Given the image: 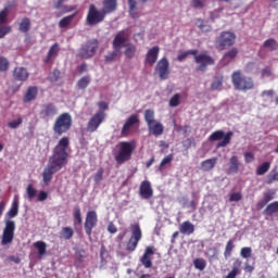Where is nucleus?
Returning <instances> with one entry per match:
<instances>
[{"label": "nucleus", "instance_id": "1", "mask_svg": "<svg viewBox=\"0 0 278 278\" xmlns=\"http://www.w3.org/2000/svg\"><path fill=\"white\" fill-rule=\"evenodd\" d=\"M71 147V139L62 137L52 150V155L49 157L48 165L42 172V181L46 186L51 184L53 175L60 173L66 164H68V148Z\"/></svg>", "mask_w": 278, "mask_h": 278}, {"label": "nucleus", "instance_id": "2", "mask_svg": "<svg viewBox=\"0 0 278 278\" xmlns=\"http://www.w3.org/2000/svg\"><path fill=\"white\" fill-rule=\"evenodd\" d=\"M8 218H16L18 216V199L14 198L11 208L7 212ZM14 231H16V223L12 219L4 222L1 244H12L14 241Z\"/></svg>", "mask_w": 278, "mask_h": 278}, {"label": "nucleus", "instance_id": "3", "mask_svg": "<svg viewBox=\"0 0 278 278\" xmlns=\"http://www.w3.org/2000/svg\"><path fill=\"white\" fill-rule=\"evenodd\" d=\"M71 127H73V116L70 113H62L55 118L52 130L55 136H64L71 131Z\"/></svg>", "mask_w": 278, "mask_h": 278}, {"label": "nucleus", "instance_id": "4", "mask_svg": "<svg viewBox=\"0 0 278 278\" xmlns=\"http://www.w3.org/2000/svg\"><path fill=\"white\" fill-rule=\"evenodd\" d=\"M134 151H136V141L119 142L115 161L117 164H125V162H129V160H131V155H134Z\"/></svg>", "mask_w": 278, "mask_h": 278}, {"label": "nucleus", "instance_id": "5", "mask_svg": "<svg viewBox=\"0 0 278 278\" xmlns=\"http://www.w3.org/2000/svg\"><path fill=\"white\" fill-rule=\"evenodd\" d=\"M231 81L236 90L247 92V90H253L255 83L253 78L242 75L241 71H236L231 75Z\"/></svg>", "mask_w": 278, "mask_h": 278}, {"label": "nucleus", "instance_id": "6", "mask_svg": "<svg viewBox=\"0 0 278 278\" xmlns=\"http://www.w3.org/2000/svg\"><path fill=\"white\" fill-rule=\"evenodd\" d=\"M214 45L218 51L230 49V47L236 45V33L229 30L222 31L219 36L215 38Z\"/></svg>", "mask_w": 278, "mask_h": 278}, {"label": "nucleus", "instance_id": "7", "mask_svg": "<svg viewBox=\"0 0 278 278\" xmlns=\"http://www.w3.org/2000/svg\"><path fill=\"white\" fill-rule=\"evenodd\" d=\"M105 16H108V13L105 11L99 10L97 5L90 4L89 10L86 17V23L90 27H94V25H99V23H103L105 21Z\"/></svg>", "mask_w": 278, "mask_h": 278}, {"label": "nucleus", "instance_id": "8", "mask_svg": "<svg viewBox=\"0 0 278 278\" xmlns=\"http://www.w3.org/2000/svg\"><path fill=\"white\" fill-rule=\"evenodd\" d=\"M98 50H99V40L90 39L81 45L78 52V58H81L83 60H90V58H94Z\"/></svg>", "mask_w": 278, "mask_h": 278}, {"label": "nucleus", "instance_id": "9", "mask_svg": "<svg viewBox=\"0 0 278 278\" xmlns=\"http://www.w3.org/2000/svg\"><path fill=\"white\" fill-rule=\"evenodd\" d=\"M131 236L126 243V251L128 253H134L138 249V243L142 240V229L140 224H135L130 226Z\"/></svg>", "mask_w": 278, "mask_h": 278}, {"label": "nucleus", "instance_id": "10", "mask_svg": "<svg viewBox=\"0 0 278 278\" xmlns=\"http://www.w3.org/2000/svg\"><path fill=\"white\" fill-rule=\"evenodd\" d=\"M231 138H233V131H228L225 134L223 130H216L208 137L210 142H217V149H223L228 144H231Z\"/></svg>", "mask_w": 278, "mask_h": 278}, {"label": "nucleus", "instance_id": "11", "mask_svg": "<svg viewBox=\"0 0 278 278\" xmlns=\"http://www.w3.org/2000/svg\"><path fill=\"white\" fill-rule=\"evenodd\" d=\"M105 112L98 111L94 115H92L87 124V131L89 134H94L99 127H101V124L105 121Z\"/></svg>", "mask_w": 278, "mask_h": 278}, {"label": "nucleus", "instance_id": "12", "mask_svg": "<svg viewBox=\"0 0 278 278\" xmlns=\"http://www.w3.org/2000/svg\"><path fill=\"white\" fill-rule=\"evenodd\" d=\"M195 64H199L197 71L205 72L208 66H214L215 61L214 58L210 56L207 53H200L194 56Z\"/></svg>", "mask_w": 278, "mask_h": 278}, {"label": "nucleus", "instance_id": "13", "mask_svg": "<svg viewBox=\"0 0 278 278\" xmlns=\"http://www.w3.org/2000/svg\"><path fill=\"white\" fill-rule=\"evenodd\" d=\"M170 64L168 63V59L166 56L162 58L156 66L155 72L159 73L160 79L166 80L168 79V76L170 75Z\"/></svg>", "mask_w": 278, "mask_h": 278}, {"label": "nucleus", "instance_id": "14", "mask_svg": "<svg viewBox=\"0 0 278 278\" xmlns=\"http://www.w3.org/2000/svg\"><path fill=\"white\" fill-rule=\"evenodd\" d=\"M97 223H99V217L97 216V212L89 211L85 219V233H87L89 238L92 236V228L97 227Z\"/></svg>", "mask_w": 278, "mask_h": 278}, {"label": "nucleus", "instance_id": "15", "mask_svg": "<svg viewBox=\"0 0 278 278\" xmlns=\"http://www.w3.org/2000/svg\"><path fill=\"white\" fill-rule=\"evenodd\" d=\"M139 124H140V117L137 114L130 115L126 119L124 126L122 127L121 135L124 138H127V136H129L131 134V129H134V126L139 125Z\"/></svg>", "mask_w": 278, "mask_h": 278}, {"label": "nucleus", "instance_id": "16", "mask_svg": "<svg viewBox=\"0 0 278 278\" xmlns=\"http://www.w3.org/2000/svg\"><path fill=\"white\" fill-rule=\"evenodd\" d=\"M152 255H155V247L148 245L140 258L142 266L146 268H153V258L151 257Z\"/></svg>", "mask_w": 278, "mask_h": 278}, {"label": "nucleus", "instance_id": "17", "mask_svg": "<svg viewBox=\"0 0 278 278\" xmlns=\"http://www.w3.org/2000/svg\"><path fill=\"white\" fill-rule=\"evenodd\" d=\"M127 39H128V35L127 33H125V30H121L118 31L114 39H113V49L115 51H121V49H123V47H125V42H127Z\"/></svg>", "mask_w": 278, "mask_h": 278}, {"label": "nucleus", "instance_id": "18", "mask_svg": "<svg viewBox=\"0 0 278 278\" xmlns=\"http://www.w3.org/2000/svg\"><path fill=\"white\" fill-rule=\"evenodd\" d=\"M139 194L141 199L149 200L153 197V187L149 180H143L139 187Z\"/></svg>", "mask_w": 278, "mask_h": 278}, {"label": "nucleus", "instance_id": "19", "mask_svg": "<svg viewBox=\"0 0 278 278\" xmlns=\"http://www.w3.org/2000/svg\"><path fill=\"white\" fill-rule=\"evenodd\" d=\"M157 58H160V46H154L148 50L144 62L149 64V66H153V64L157 62Z\"/></svg>", "mask_w": 278, "mask_h": 278}, {"label": "nucleus", "instance_id": "20", "mask_svg": "<svg viewBox=\"0 0 278 278\" xmlns=\"http://www.w3.org/2000/svg\"><path fill=\"white\" fill-rule=\"evenodd\" d=\"M55 114H58L56 105L53 103L42 105L40 111V116H42V118H51V116H55Z\"/></svg>", "mask_w": 278, "mask_h": 278}, {"label": "nucleus", "instance_id": "21", "mask_svg": "<svg viewBox=\"0 0 278 278\" xmlns=\"http://www.w3.org/2000/svg\"><path fill=\"white\" fill-rule=\"evenodd\" d=\"M13 79L15 81H27L29 79V72L25 67H15L13 70Z\"/></svg>", "mask_w": 278, "mask_h": 278}, {"label": "nucleus", "instance_id": "22", "mask_svg": "<svg viewBox=\"0 0 278 278\" xmlns=\"http://www.w3.org/2000/svg\"><path fill=\"white\" fill-rule=\"evenodd\" d=\"M276 192L273 190H269L267 192L263 193V199L256 203V210H264L273 199H275Z\"/></svg>", "mask_w": 278, "mask_h": 278}, {"label": "nucleus", "instance_id": "23", "mask_svg": "<svg viewBox=\"0 0 278 278\" xmlns=\"http://www.w3.org/2000/svg\"><path fill=\"white\" fill-rule=\"evenodd\" d=\"M240 172V161H238L237 155H232L229 160V167L227 169V175H238Z\"/></svg>", "mask_w": 278, "mask_h": 278}, {"label": "nucleus", "instance_id": "24", "mask_svg": "<svg viewBox=\"0 0 278 278\" xmlns=\"http://www.w3.org/2000/svg\"><path fill=\"white\" fill-rule=\"evenodd\" d=\"M102 5V10L105 12V14H112L118 9V0H103Z\"/></svg>", "mask_w": 278, "mask_h": 278}, {"label": "nucleus", "instance_id": "25", "mask_svg": "<svg viewBox=\"0 0 278 278\" xmlns=\"http://www.w3.org/2000/svg\"><path fill=\"white\" fill-rule=\"evenodd\" d=\"M128 14L135 21L140 18V11H138V2L136 0H128Z\"/></svg>", "mask_w": 278, "mask_h": 278}, {"label": "nucleus", "instance_id": "26", "mask_svg": "<svg viewBox=\"0 0 278 278\" xmlns=\"http://www.w3.org/2000/svg\"><path fill=\"white\" fill-rule=\"evenodd\" d=\"M242 268V261L240 258H236L232 264V269L228 273L225 278H236L240 275Z\"/></svg>", "mask_w": 278, "mask_h": 278}, {"label": "nucleus", "instance_id": "27", "mask_svg": "<svg viewBox=\"0 0 278 278\" xmlns=\"http://www.w3.org/2000/svg\"><path fill=\"white\" fill-rule=\"evenodd\" d=\"M149 132L152 134V136H162L164 134V125L160 122H155L154 124L148 126Z\"/></svg>", "mask_w": 278, "mask_h": 278}, {"label": "nucleus", "instance_id": "28", "mask_svg": "<svg viewBox=\"0 0 278 278\" xmlns=\"http://www.w3.org/2000/svg\"><path fill=\"white\" fill-rule=\"evenodd\" d=\"M58 53H60V43H54L50 47L47 58L45 60L46 64H49V62H51V60H53L54 58H58Z\"/></svg>", "mask_w": 278, "mask_h": 278}, {"label": "nucleus", "instance_id": "29", "mask_svg": "<svg viewBox=\"0 0 278 278\" xmlns=\"http://www.w3.org/2000/svg\"><path fill=\"white\" fill-rule=\"evenodd\" d=\"M179 231H180V233H184L185 236H192V233H194V226L192 223H190L188 220L184 222L179 226Z\"/></svg>", "mask_w": 278, "mask_h": 278}, {"label": "nucleus", "instance_id": "30", "mask_svg": "<svg viewBox=\"0 0 278 278\" xmlns=\"http://www.w3.org/2000/svg\"><path fill=\"white\" fill-rule=\"evenodd\" d=\"M38 97V87H28L24 96V103H29Z\"/></svg>", "mask_w": 278, "mask_h": 278}, {"label": "nucleus", "instance_id": "31", "mask_svg": "<svg viewBox=\"0 0 278 278\" xmlns=\"http://www.w3.org/2000/svg\"><path fill=\"white\" fill-rule=\"evenodd\" d=\"M238 53H239L238 48H232L229 51H227L223 56L224 64H229L231 60H236V58H238Z\"/></svg>", "mask_w": 278, "mask_h": 278}, {"label": "nucleus", "instance_id": "32", "mask_svg": "<svg viewBox=\"0 0 278 278\" xmlns=\"http://www.w3.org/2000/svg\"><path fill=\"white\" fill-rule=\"evenodd\" d=\"M31 29V20L29 17H24L18 24V30L22 34H27Z\"/></svg>", "mask_w": 278, "mask_h": 278}, {"label": "nucleus", "instance_id": "33", "mask_svg": "<svg viewBox=\"0 0 278 278\" xmlns=\"http://www.w3.org/2000/svg\"><path fill=\"white\" fill-rule=\"evenodd\" d=\"M121 55H123V52H121V50H114L112 52H109L104 56V62L106 64H112V62H116V60H118V58H121Z\"/></svg>", "mask_w": 278, "mask_h": 278}, {"label": "nucleus", "instance_id": "34", "mask_svg": "<svg viewBox=\"0 0 278 278\" xmlns=\"http://www.w3.org/2000/svg\"><path fill=\"white\" fill-rule=\"evenodd\" d=\"M278 213V201L267 204L266 208L263 211L264 216H274Z\"/></svg>", "mask_w": 278, "mask_h": 278}, {"label": "nucleus", "instance_id": "35", "mask_svg": "<svg viewBox=\"0 0 278 278\" xmlns=\"http://www.w3.org/2000/svg\"><path fill=\"white\" fill-rule=\"evenodd\" d=\"M216 157H213V159H207L205 161H203L201 163V168L202 170H204L205 173L212 170L214 168V166H216Z\"/></svg>", "mask_w": 278, "mask_h": 278}, {"label": "nucleus", "instance_id": "36", "mask_svg": "<svg viewBox=\"0 0 278 278\" xmlns=\"http://www.w3.org/2000/svg\"><path fill=\"white\" fill-rule=\"evenodd\" d=\"M75 236V231L71 227H63L60 231L61 240H71Z\"/></svg>", "mask_w": 278, "mask_h": 278}, {"label": "nucleus", "instance_id": "37", "mask_svg": "<svg viewBox=\"0 0 278 278\" xmlns=\"http://www.w3.org/2000/svg\"><path fill=\"white\" fill-rule=\"evenodd\" d=\"M144 121L147 126H151L155 123V111L148 109L144 111Z\"/></svg>", "mask_w": 278, "mask_h": 278}, {"label": "nucleus", "instance_id": "38", "mask_svg": "<svg viewBox=\"0 0 278 278\" xmlns=\"http://www.w3.org/2000/svg\"><path fill=\"white\" fill-rule=\"evenodd\" d=\"M76 15H77V13H74L72 15H67V16L61 18V21L59 22L60 29H66V27H68V25H71V23H73V18H75Z\"/></svg>", "mask_w": 278, "mask_h": 278}, {"label": "nucleus", "instance_id": "39", "mask_svg": "<svg viewBox=\"0 0 278 278\" xmlns=\"http://www.w3.org/2000/svg\"><path fill=\"white\" fill-rule=\"evenodd\" d=\"M66 0H54V8L55 10H63L64 12H73L75 10V7H66L64 5V2Z\"/></svg>", "mask_w": 278, "mask_h": 278}, {"label": "nucleus", "instance_id": "40", "mask_svg": "<svg viewBox=\"0 0 278 278\" xmlns=\"http://www.w3.org/2000/svg\"><path fill=\"white\" fill-rule=\"evenodd\" d=\"M34 248L38 251V255H47V242L45 241H36L34 243Z\"/></svg>", "mask_w": 278, "mask_h": 278}, {"label": "nucleus", "instance_id": "41", "mask_svg": "<svg viewBox=\"0 0 278 278\" xmlns=\"http://www.w3.org/2000/svg\"><path fill=\"white\" fill-rule=\"evenodd\" d=\"M193 266L197 270H205V268H207V262L205 261V258H194L193 260Z\"/></svg>", "mask_w": 278, "mask_h": 278}, {"label": "nucleus", "instance_id": "42", "mask_svg": "<svg viewBox=\"0 0 278 278\" xmlns=\"http://www.w3.org/2000/svg\"><path fill=\"white\" fill-rule=\"evenodd\" d=\"M124 47L126 48L124 55H126L128 60H131V58L136 55V47L132 43H126Z\"/></svg>", "mask_w": 278, "mask_h": 278}, {"label": "nucleus", "instance_id": "43", "mask_svg": "<svg viewBox=\"0 0 278 278\" xmlns=\"http://www.w3.org/2000/svg\"><path fill=\"white\" fill-rule=\"evenodd\" d=\"M78 90H86L90 86V76L81 77L76 84Z\"/></svg>", "mask_w": 278, "mask_h": 278}, {"label": "nucleus", "instance_id": "44", "mask_svg": "<svg viewBox=\"0 0 278 278\" xmlns=\"http://www.w3.org/2000/svg\"><path fill=\"white\" fill-rule=\"evenodd\" d=\"M263 46L265 47V49H269V51L278 50V42L274 38L265 40Z\"/></svg>", "mask_w": 278, "mask_h": 278}, {"label": "nucleus", "instance_id": "45", "mask_svg": "<svg viewBox=\"0 0 278 278\" xmlns=\"http://www.w3.org/2000/svg\"><path fill=\"white\" fill-rule=\"evenodd\" d=\"M236 245H233V240H228V242L226 243V248L224 251V257L225 260H229V257L231 256V253H233V249Z\"/></svg>", "mask_w": 278, "mask_h": 278}, {"label": "nucleus", "instance_id": "46", "mask_svg": "<svg viewBox=\"0 0 278 278\" xmlns=\"http://www.w3.org/2000/svg\"><path fill=\"white\" fill-rule=\"evenodd\" d=\"M268 170H270V163L264 162L256 168V175L258 176L266 175Z\"/></svg>", "mask_w": 278, "mask_h": 278}, {"label": "nucleus", "instance_id": "47", "mask_svg": "<svg viewBox=\"0 0 278 278\" xmlns=\"http://www.w3.org/2000/svg\"><path fill=\"white\" fill-rule=\"evenodd\" d=\"M26 194H27L28 201H33L34 199H36V194H38V190H36L34 185L29 184L26 188Z\"/></svg>", "mask_w": 278, "mask_h": 278}, {"label": "nucleus", "instance_id": "48", "mask_svg": "<svg viewBox=\"0 0 278 278\" xmlns=\"http://www.w3.org/2000/svg\"><path fill=\"white\" fill-rule=\"evenodd\" d=\"M181 103V94L175 93L169 99V108H178V105Z\"/></svg>", "mask_w": 278, "mask_h": 278}, {"label": "nucleus", "instance_id": "49", "mask_svg": "<svg viewBox=\"0 0 278 278\" xmlns=\"http://www.w3.org/2000/svg\"><path fill=\"white\" fill-rule=\"evenodd\" d=\"M195 25L201 29V31H212V26L205 25V21H203V18H198L195 21Z\"/></svg>", "mask_w": 278, "mask_h": 278}, {"label": "nucleus", "instance_id": "50", "mask_svg": "<svg viewBox=\"0 0 278 278\" xmlns=\"http://www.w3.org/2000/svg\"><path fill=\"white\" fill-rule=\"evenodd\" d=\"M10 68V61L5 56H0V72L5 73Z\"/></svg>", "mask_w": 278, "mask_h": 278}, {"label": "nucleus", "instance_id": "51", "mask_svg": "<svg viewBox=\"0 0 278 278\" xmlns=\"http://www.w3.org/2000/svg\"><path fill=\"white\" fill-rule=\"evenodd\" d=\"M275 181H278V172L271 170L266 178V184L270 186V184H275Z\"/></svg>", "mask_w": 278, "mask_h": 278}, {"label": "nucleus", "instance_id": "52", "mask_svg": "<svg viewBox=\"0 0 278 278\" xmlns=\"http://www.w3.org/2000/svg\"><path fill=\"white\" fill-rule=\"evenodd\" d=\"M103 167H100L97 173L93 176V181L94 184H97V186H99V184H101V181H103Z\"/></svg>", "mask_w": 278, "mask_h": 278}, {"label": "nucleus", "instance_id": "53", "mask_svg": "<svg viewBox=\"0 0 278 278\" xmlns=\"http://www.w3.org/2000/svg\"><path fill=\"white\" fill-rule=\"evenodd\" d=\"M191 8H193V10H203V8H205V1H203V0H192L191 1Z\"/></svg>", "mask_w": 278, "mask_h": 278}, {"label": "nucleus", "instance_id": "54", "mask_svg": "<svg viewBox=\"0 0 278 278\" xmlns=\"http://www.w3.org/2000/svg\"><path fill=\"white\" fill-rule=\"evenodd\" d=\"M252 253H253V250L249 247H245V248L241 249L240 255L244 260H249V257H251Z\"/></svg>", "mask_w": 278, "mask_h": 278}, {"label": "nucleus", "instance_id": "55", "mask_svg": "<svg viewBox=\"0 0 278 278\" xmlns=\"http://www.w3.org/2000/svg\"><path fill=\"white\" fill-rule=\"evenodd\" d=\"M223 86V77H216L211 84L212 90H218Z\"/></svg>", "mask_w": 278, "mask_h": 278}, {"label": "nucleus", "instance_id": "56", "mask_svg": "<svg viewBox=\"0 0 278 278\" xmlns=\"http://www.w3.org/2000/svg\"><path fill=\"white\" fill-rule=\"evenodd\" d=\"M60 75H62V73L60 72V70H54L52 73H50L49 75V80L52 84H55V81H58V79H60Z\"/></svg>", "mask_w": 278, "mask_h": 278}, {"label": "nucleus", "instance_id": "57", "mask_svg": "<svg viewBox=\"0 0 278 278\" xmlns=\"http://www.w3.org/2000/svg\"><path fill=\"white\" fill-rule=\"evenodd\" d=\"M20 125H23V117H18L17 119L8 123L10 129H16Z\"/></svg>", "mask_w": 278, "mask_h": 278}, {"label": "nucleus", "instance_id": "58", "mask_svg": "<svg viewBox=\"0 0 278 278\" xmlns=\"http://www.w3.org/2000/svg\"><path fill=\"white\" fill-rule=\"evenodd\" d=\"M8 8L0 11V25H5L8 23Z\"/></svg>", "mask_w": 278, "mask_h": 278}, {"label": "nucleus", "instance_id": "59", "mask_svg": "<svg viewBox=\"0 0 278 278\" xmlns=\"http://www.w3.org/2000/svg\"><path fill=\"white\" fill-rule=\"evenodd\" d=\"M173 160H175V156L173 154H168L166 155L162 162L160 163V168H164V166H166V164H170V162H173Z\"/></svg>", "mask_w": 278, "mask_h": 278}, {"label": "nucleus", "instance_id": "60", "mask_svg": "<svg viewBox=\"0 0 278 278\" xmlns=\"http://www.w3.org/2000/svg\"><path fill=\"white\" fill-rule=\"evenodd\" d=\"M74 219L78 223V225L84 223V219L81 218V210L79 207L75 208L74 211Z\"/></svg>", "mask_w": 278, "mask_h": 278}, {"label": "nucleus", "instance_id": "61", "mask_svg": "<svg viewBox=\"0 0 278 278\" xmlns=\"http://www.w3.org/2000/svg\"><path fill=\"white\" fill-rule=\"evenodd\" d=\"M230 203L242 201V193L240 192H233L229 197Z\"/></svg>", "mask_w": 278, "mask_h": 278}, {"label": "nucleus", "instance_id": "62", "mask_svg": "<svg viewBox=\"0 0 278 278\" xmlns=\"http://www.w3.org/2000/svg\"><path fill=\"white\" fill-rule=\"evenodd\" d=\"M12 31V27L11 26H2L0 27V38H5V36H8V34H10Z\"/></svg>", "mask_w": 278, "mask_h": 278}, {"label": "nucleus", "instance_id": "63", "mask_svg": "<svg viewBox=\"0 0 278 278\" xmlns=\"http://www.w3.org/2000/svg\"><path fill=\"white\" fill-rule=\"evenodd\" d=\"M243 155L245 164H251V162L255 161V154L253 152H245Z\"/></svg>", "mask_w": 278, "mask_h": 278}, {"label": "nucleus", "instance_id": "64", "mask_svg": "<svg viewBox=\"0 0 278 278\" xmlns=\"http://www.w3.org/2000/svg\"><path fill=\"white\" fill-rule=\"evenodd\" d=\"M47 199H49V193H47V191H39L38 195H37V201H47Z\"/></svg>", "mask_w": 278, "mask_h": 278}]
</instances>
